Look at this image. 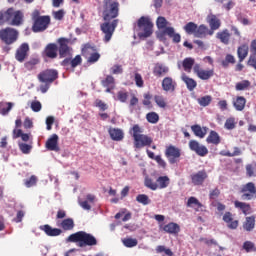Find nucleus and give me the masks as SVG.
Wrapping results in <instances>:
<instances>
[{"label":"nucleus","mask_w":256,"mask_h":256,"mask_svg":"<svg viewBox=\"0 0 256 256\" xmlns=\"http://www.w3.org/2000/svg\"><path fill=\"white\" fill-rule=\"evenodd\" d=\"M130 135L133 137L134 148L143 149V147H151L153 145V138L143 134V128L139 124H135L130 129Z\"/></svg>","instance_id":"obj_1"},{"label":"nucleus","mask_w":256,"mask_h":256,"mask_svg":"<svg viewBox=\"0 0 256 256\" xmlns=\"http://www.w3.org/2000/svg\"><path fill=\"white\" fill-rule=\"evenodd\" d=\"M23 12L21 10H15V8H8L4 12H0V25H5V23H9L14 27H19L23 25L24 19Z\"/></svg>","instance_id":"obj_2"},{"label":"nucleus","mask_w":256,"mask_h":256,"mask_svg":"<svg viewBox=\"0 0 256 256\" xmlns=\"http://www.w3.org/2000/svg\"><path fill=\"white\" fill-rule=\"evenodd\" d=\"M67 241L70 243H78V247H95L98 244L97 238L91 233L78 231L71 234Z\"/></svg>","instance_id":"obj_3"},{"label":"nucleus","mask_w":256,"mask_h":256,"mask_svg":"<svg viewBox=\"0 0 256 256\" xmlns=\"http://www.w3.org/2000/svg\"><path fill=\"white\" fill-rule=\"evenodd\" d=\"M32 21L33 33H43V31H47L49 25H51V16H41V12L39 10H34L32 12Z\"/></svg>","instance_id":"obj_4"},{"label":"nucleus","mask_w":256,"mask_h":256,"mask_svg":"<svg viewBox=\"0 0 256 256\" xmlns=\"http://www.w3.org/2000/svg\"><path fill=\"white\" fill-rule=\"evenodd\" d=\"M59 78V72L55 69H46L42 72H40L37 76V79L40 83H44L45 85H42L40 87L41 93H47L49 91V87L51 86V83H54Z\"/></svg>","instance_id":"obj_5"},{"label":"nucleus","mask_w":256,"mask_h":256,"mask_svg":"<svg viewBox=\"0 0 256 256\" xmlns=\"http://www.w3.org/2000/svg\"><path fill=\"white\" fill-rule=\"evenodd\" d=\"M103 19L113 21L119 17V2L114 0H103Z\"/></svg>","instance_id":"obj_6"},{"label":"nucleus","mask_w":256,"mask_h":256,"mask_svg":"<svg viewBox=\"0 0 256 256\" xmlns=\"http://www.w3.org/2000/svg\"><path fill=\"white\" fill-rule=\"evenodd\" d=\"M167 19L165 17L160 16L157 18L156 25L158 29H163V35H168L170 39H172L173 43H181V35L179 33H175V28L167 27Z\"/></svg>","instance_id":"obj_7"},{"label":"nucleus","mask_w":256,"mask_h":256,"mask_svg":"<svg viewBox=\"0 0 256 256\" xmlns=\"http://www.w3.org/2000/svg\"><path fill=\"white\" fill-rule=\"evenodd\" d=\"M138 37L147 38L153 35V22L147 16H141L137 21Z\"/></svg>","instance_id":"obj_8"},{"label":"nucleus","mask_w":256,"mask_h":256,"mask_svg":"<svg viewBox=\"0 0 256 256\" xmlns=\"http://www.w3.org/2000/svg\"><path fill=\"white\" fill-rule=\"evenodd\" d=\"M185 33L187 35H193L197 39H205V32L207 31V25L201 24L197 25L195 22H188L184 27H183Z\"/></svg>","instance_id":"obj_9"},{"label":"nucleus","mask_w":256,"mask_h":256,"mask_svg":"<svg viewBox=\"0 0 256 256\" xmlns=\"http://www.w3.org/2000/svg\"><path fill=\"white\" fill-rule=\"evenodd\" d=\"M0 39L6 45H13L19 39V31L11 27L3 28L0 30Z\"/></svg>","instance_id":"obj_10"},{"label":"nucleus","mask_w":256,"mask_h":256,"mask_svg":"<svg viewBox=\"0 0 256 256\" xmlns=\"http://www.w3.org/2000/svg\"><path fill=\"white\" fill-rule=\"evenodd\" d=\"M119 23L118 19H114L112 22L106 21L101 24L100 29L104 34L103 41L104 43H109L111 38L113 37V33H115V29H117V25Z\"/></svg>","instance_id":"obj_11"},{"label":"nucleus","mask_w":256,"mask_h":256,"mask_svg":"<svg viewBox=\"0 0 256 256\" xmlns=\"http://www.w3.org/2000/svg\"><path fill=\"white\" fill-rule=\"evenodd\" d=\"M242 201H254L256 199V186L253 182H248L240 187Z\"/></svg>","instance_id":"obj_12"},{"label":"nucleus","mask_w":256,"mask_h":256,"mask_svg":"<svg viewBox=\"0 0 256 256\" xmlns=\"http://www.w3.org/2000/svg\"><path fill=\"white\" fill-rule=\"evenodd\" d=\"M207 23L209 27L206 26L205 37L209 35L210 37L214 35L215 31L221 28V19H219L215 14H211L207 17Z\"/></svg>","instance_id":"obj_13"},{"label":"nucleus","mask_w":256,"mask_h":256,"mask_svg":"<svg viewBox=\"0 0 256 256\" xmlns=\"http://www.w3.org/2000/svg\"><path fill=\"white\" fill-rule=\"evenodd\" d=\"M165 157L168 159L170 165H175V163H179V159H181V149L173 145L167 146Z\"/></svg>","instance_id":"obj_14"},{"label":"nucleus","mask_w":256,"mask_h":256,"mask_svg":"<svg viewBox=\"0 0 256 256\" xmlns=\"http://www.w3.org/2000/svg\"><path fill=\"white\" fill-rule=\"evenodd\" d=\"M188 145L190 151H193L199 157H206V155H209V149H207V146L201 145L197 140H190Z\"/></svg>","instance_id":"obj_15"},{"label":"nucleus","mask_w":256,"mask_h":256,"mask_svg":"<svg viewBox=\"0 0 256 256\" xmlns=\"http://www.w3.org/2000/svg\"><path fill=\"white\" fill-rule=\"evenodd\" d=\"M194 73L197 75L198 79H201L202 81H209L213 75H215V71L213 69L211 70H205L201 68V65L195 64L194 66Z\"/></svg>","instance_id":"obj_16"},{"label":"nucleus","mask_w":256,"mask_h":256,"mask_svg":"<svg viewBox=\"0 0 256 256\" xmlns=\"http://www.w3.org/2000/svg\"><path fill=\"white\" fill-rule=\"evenodd\" d=\"M58 51H59V47H57V44L50 43L45 47L42 55L47 59H57Z\"/></svg>","instance_id":"obj_17"},{"label":"nucleus","mask_w":256,"mask_h":256,"mask_svg":"<svg viewBox=\"0 0 256 256\" xmlns=\"http://www.w3.org/2000/svg\"><path fill=\"white\" fill-rule=\"evenodd\" d=\"M29 53V44L22 43L20 47L16 50L15 59L19 61V63H23L25 59H27V54Z\"/></svg>","instance_id":"obj_18"},{"label":"nucleus","mask_w":256,"mask_h":256,"mask_svg":"<svg viewBox=\"0 0 256 256\" xmlns=\"http://www.w3.org/2000/svg\"><path fill=\"white\" fill-rule=\"evenodd\" d=\"M59 43V55L60 58L63 59L65 57H69L70 55V50H69V40L65 39V38H60L58 40Z\"/></svg>","instance_id":"obj_19"},{"label":"nucleus","mask_w":256,"mask_h":256,"mask_svg":"<svg viewBox=\"0 0 256 256\" xmlns=\"http://www.w3.org/2000/svg\"><path fill=\"white\" fill-rule=\"evenodd\" d=\"M207 177H209V175H207V171L200 170L197 173L191 175V181L193 185L200 186L203 185V183H205Z\"/></svg>","instance_id":"obj_20"},{"label":"nucleus","mask_w":256,"mask_h":256,"mask_svg":"<svg viewBox=\"0 0 256 256\" xmlns=\"http://www.w3.org/2000/svg\"><path fill=\"white\" fill-rule=\"evenodd\" d=\"M39 229H40V231H44V233L48 237H59V235H61V233H63V230H61L59 228H53L49 224L41 225L39 227Z\"/></svg>","instance_id":"obj_21"},{"label":"nucleus","mask_w":256,"mask_h":256,"mask_svg":"<svg viewBox=\"0 0 256 256\" xmlns=\"http://www.w3.org/2000/svg\"><path fill=\"white\" fill-rule=\"evenodd\" d=\"M46 149L48 151H60L59 149V136L57 134H52L50 138L46 141Z\"/></svg>","instance_id":"obj_22"},{"label":"nucleus","mask_w":256,"mask_h":256,"mask_svg":"<svg viewBox=\"0 0 256 256\" xmlns=\"http://www.w3.org/2000/svg\"><path fill=\"white\" fill-rule=\"evenodd\" d=\"M177 87V82L173 80L171 77H165L162 80V89L166 92H172L175 91V88Z\"/></svg>","instance_id":"obj_23"},{"label":"nucleus","mask_w":256,"mask_h":256,"mask_svg":"<svg viewBox=\"0 0 256 256\" xmlns=\"http://www.w3.org/2000/svg\"><path fill=\"white\" fill-rule=\"evenodd\" d=\"M169 73V67L165 66L163 63H156L153 68V75L155 77H165Z\"/></svg>","instance_id":"obj_24"},{"label":"nucleus","mask_w":256,"mask_h":256,"mask_svg":"<svg viewBox=\"0 0 256 256\" xmlns=\"http://www.w3.org/2000/svg\"><path fill=\"white\" fill-rule=\"evenodd\" d=\"M223 222L228 224V229H237L239 227V220H233L231 212H226L223 215Z\"/></svg>","instance_id":"obj_25"},{"label":"nucleus","mask_w":256,"mask_h":256,"mask_svg":"<svg viewBox=\"0 0 256 256\" xmlns=\"http://www.w3.org/2000/svg\"><path fill=\"white\" fill-rule=\"evenodd\" d=\"M216 39H219L223 45H229L231 41V32H229V29H223L222 31L217 32Z\"/></svg>","instance_id":"obj_26"},{"label":"nucleus","mask_w":256,"mask_h":256,"mask_svg":"<svg viewBox=\"0 0 256 256\" xmlns=\"http://www.w3.org/2000/svg\"><path fill=\"white\" fill-rule=\"evenodd\" d=\"M234 207L236 209H240V211H242L243 215H251V213H252L251 204H249V203L236 200V201H234Z\"/></svg>","instance_id":"obj_27"},{"label":"nucleus","mask_w":256,"mask_h":256,"mask_svg":"<svg viewBox=\"0 0 256 256\" xmlns=\"http://www.w3.org/2000/svg\"><path fill=\"white\" fill-rule=\"evenodd\" d=\"M102 87L106 88V93H111L115 89V78L111 75H107L105 79L101 81Z\"/></svg>","instance_id":"obj_28"},{"label":"nucleus","mask_w":256,"mask_h":256,"mask_svg":"<svg viewBox=\"0 0 256 256\" xmlns=\"http://www.w3.org/2000/svg\"><path fill=\"white\" fill-rule=\"evenodd\" d=\"M57 226L61 227L63 231H73L75 229V220L73 218H65L60 224L57 222Z\"/></svg>","instance_id":"obj_29"},{"label":"nucleus","mask_w":256,"mask_h":256,"mask_svg":"<svg viewBox=\"0 0 256 256\" xmlns=\"http://www.w3.org/2000/svg\"><path fill=\"white\" fill-rule=\"evenodd\" d=\"M163 231H165V233H169L170 235H179L181 226H179L177 223L170 222L164 225Z\"/></svg>","instance_id":"obj_30"},{"label":"nucleus","mask_w":256,"mask_h":256,"mask_svg":"<svg viewBox=\"0 0 256 256\" xmlns=\"http://www.w3.org/2000/svg\"><path fill=\"white\" fill-rule=\"evenodd\" d=\"M108 133L112 141H123L125 134L119 128H109Z\"/></svg>","instance_id":"obj_31"},{"label":"nucleus","mask_w":256,"mask_h":256,"mask_svg":"<svg viewBox=\"0 0 256 256\" xmlns=\"http://www.w3.org/2000/svg\"><path fill=\"white\" fill-rule=\"evenodd\" d=\"M237 55L239 59V63H243L245 59H247V55H249V45L242 44L237 49Z\"/></svg>","instance_id":"obj_32"},{"label":"nucleus","mask_w":256,"mask_h":256,"mask_svg":"<svg viewBox=\"0 0 256 256\" xmlns=\"http://www.w3.org/2000/svg\"><path fill=\"white\" fill-rule=\"evenodd\" d=\"M186 207H190L194 209L196 212H199L201 209H203V205L199 202V199H197L194 196H191L190 198H188Z\"/></svg>","instance_id":"obj_33"},{"label":"nucleus","mask_w":256,"mask_h":256,"mask_svg":"<svg viewBox=\"0 0 256 256\" xmlns=\"http://www.w3.org/2000/svg\"><path fill=\"white\" fill-rule=\"evenodd\" d=\"M95 195L93 194H88L86 196V200L80 202V207H82V209H84L85 211H91V205H93V203H95Z\"/></svg>","instance_id":"obj_34"},{"label":"nucleus","mask_w":256,"mask_h":256,"mask_svg":"<svg viewBox=\"0 0 256 256\" xmlns=\"http://www.w3.org/2000/svg\"><path fill=\"white\" fill-rule=\"evenodd\" d=\"M206 143L219 145V143H221V136H219V133H217L215 130H211L206 138Z\"/></svg>","instance_id":"obj_35"},{"label":"nucleus","mask_w":256,"mask_h":256,"mask_svg":"<svg viewBox=\"0 0 256 256\" xmlns=\"http://www.w3.org/2000/svg\"><path fill=\"white\" fill-rule=\"evenodd\" d=\"M191 130L193 131L196 137L203 139L205 135H207V127H201L199 124H195L191 126Z\"/></svg>","instance_id":"obj_36"},{"label":"nucleus","mask_w":256,"mask_h":256,"mask_svg":"<svg viewBox=\"0 0 256 256\" xmlns=\"http://www.w3.org/2000/svg\"><path fill=\"white\" fill-rule=\"evenodd\" d=\"M182 81L185 83L188 91H195V89L197 88V81L185 74L182 75Z\"/></svg>","instance_id":"obj_37"},{"label":"nucleus","mask_w":256,"mask_h":256,"mask_svg":"<svg viewBox=\"0 0 256 256\" xmlns=\"http://www.w3.org/2000/svg\"><path fill=\"white\" fill-rule=\"evenodd\" d=\"M144 185L147 187V189H151V191H157V189H159V186L157 185V178L153 179L146 176L144 179Z\"/></svg>","instance_id":"obj_38"},{"label":"nucleus","mask_w":256,"mask_h":256,"mask_svg":"<svg viewBox=\"0 0 256 256\" xmlns=\"http://www.w3.org/2000/svg\"><path fill=\"white\" fill-rule=\"evenodd\" d=\"M19 137H21V140L24 141V143H27L29 139H31V134L23 133V130L21 129H14L13 139H19Z\"/></svg>","instance_id":"obj_39"},{"label":"nucleus","mask_w":256,"mask_h":256,"mask_svg":"<svg viewBox=\"0 0 256 256\" xmlns=\"http://www.w3.org/2000/svg\"><path fill=\"white\" fill-rule=\"evenodd\" d=\"M156 183L158 189H167V187H169V183H171V180L168 178V176H159L156 178Z\"/></svg>","instance_id":"obj_40"},{"label":"nucleus","mask_w":256,"mask_h":256,"mask_svg":"<svg viewBox=\"0 0 256 256\" xmlns=\"http://www.w3.org/2000/svg\"><path fill=\"white\" fill-rule=\"evenodd\" d=\"M243 229L245 231H253L255 229V216L246 217V220L243 223Z\"/></svg>","instance_id":"obj_41"},{"label":"nucleus","mask_w":256,"mask_h":256,"mask_svg":"<svg viewBox=\"0 0 256 256\" xmlns=\"http://www.w3.org/2000/svg\"><path fill=\"white\" fill-rule=\"evenodd\" d=\"M246 103H247V99H245V97L238 96L234 101V107L236 111H243V109H245Z\"/></svg>","instance_id":"obj_42"},{"label":"nucleus","mask_w":256,"mask_h":256,"mask_svg":"<svg viewBox=\"0 0 256 256\" xmlns=\"http://www.w3.org/2000/svg\"><path fill=\"white\" fill-rule=\"evenodd\" d=\"M193 65H195V59L188 57L185 58L182 62V66L184 71H186V73H191V69H193Z\"/></svg>","instance_id":"obj_43"},{"label":"nucleus","mask_w":256,"mask_h":256,"mask_svg":"<svg viewBox=\"0 0 256 256\" xmlns=\"http://www.w3.org/2000/svg\"><path fill=\"white\" fill-rule=\"evenodd\" d=\"M97 51L95 47L91 46L90 44H84L82 47V57H85L87 59L90 55L94 54Z\"/></svg>","instance_id":"obj_44"},{"label":"nucleus","mask_w":256,"mask_h":256,"mask_svg":"<svg viewBox=\"0 0 256 256\" xmlns=\"http://www.w3.org/2000/svg\"><path fill=\"white\" fill-rule=\"evenodd\" d=\"M39 63V58H31L29 61L25 62L24 67L27 69V71H33V69H36Z\"/></svg>","instance_id":"obj_45"},{"label":"nucleus","mask_w":256,"mask_h":256,"mask_svg":"<svg viewBox=\"0 0 256 256\" xmlns=\"http://www.w3.org/2000/svg\"><path fill=\"white\" fill-rule=\"evenodd\" d=\"M13 109V103L11 102H1L0 103V113L1 115H8L9 111Z\"/></svg>","instance_id":"obj_46"},{"label":"nucleus","mask_w":256,"mask_h":256,"mask_svg":"<svg viewBox=\"0 0 256 256\" xmlns=\"http://www.w3.org/2000/svg\"><path fill=\"white\" fill-rule=\"evenodd\" d=\"M249 87H251V82L249 80H242L235 85L236 91H247Z\"/></svg>","instance_id":"obj_47"},{"label":"nucleus","mask_w":256,"mask_h":256,"mask_svg":"<svg viewBox=\"0 0 256 256\" xmlns=\"http://www.w3.org/2000/svg\"><path fill=\"white\" fill-rule=\"evenodd\" d=\"M220 155H222V157H238L241 155V149L239 147H234V151L232 153L230 151L222 150Z\"/></svg>","instance_id":"obj_48"},{"label":"nucleus","mask_w":256,"mask_h":256,"mask_svg":"<svg viewBox=\"0 0 256 256\" xmlns=\"http://www.w3.org/2000/svg\"><path fill=\"white\" fill-rule=\"evenodd\" d=\"M146 121H148V123H151L152 125L159 123V114H157V112L147 113Z\"/></svg>","instance_id":"obj_49"},{"label":"nucleus","mask_w":256,"mask_h":256,"mask_svg":"<svg viewBox=\"0 0 256 256\" xmlns=\"http://www.w3.org/2000/svg\"><path fill=\"white\" fill-rule=\"evenodd\" d=\"M229 64L235 65V56H233L232 54H227L225 56V59L221 61V65L222 67H224V69H227V67H229Z\"/></svg>","instance_id":"obj_50"},{"label":"nucleus","mask_w":256,"mask_h":256,"mask_svg":"<svg viewBox=\"0 0 256 256\" xmlns=\"http://www.w3.org/2000/svg\"><path fill=\"white\" fill-rule=\"evenodd\" d=\"M197 101L201 107H209V105H211V102L213 101V97H211L210 95H206L198 98Z\"/></svg>","instance_id":"obj_51"},{"label":"nucleus","mask_w":256,"mask_h":256,"mask_svg":"<svg viewBox=\"0 0 256 256\" xmlns=\"http://www.w3.org/2000/svg\"><path fill=\"white\" fill-rule=\"evenodd\" d=\"M242 249H244L246 253H256L255 243L251 241H245L243 243Z\"/></svg>","instance_id":"obj_52"},{"label":"nucleus","mask_w":256,"mask_h":256,"mask_svg":"<svg viewBox=\"0 0 256 256\" xmlns=\"http://www.w3.org/2000/svg\"><path fill=\"white\" fill-rule=\"evenodd\" d=\"M154 101L156 105L160 107V109H165V107H167V102L165 101V98L161 95H155Z\"/></svg>","instance_id":"obj_53"},{"label":"nucleus","mask_w":256,"mask_h":256,"mask_svg":"<svg viewBox=\"0 0 256 256\" xmlns=\"http://www.w3.org/2000/svg\"><path fill=\"white\" fill-rule=\"evenodd\" d=\"M136 201L138 203H141V205H149L151 203V199H149V196H147V194H139L136 197Z\"/></svg>","instance_id":"obj_54"},{"label":"nucleus","mask_w":256,"mask_h":256,"mask_svg":"<svg viewBox=\"0 0 256 256\" xmlns=\"http://www.w3.org/2000/svg\"><path fill=\"white\" fill-rule=\"evenodd\" d=\"M224 127L228 131H232V129H235V127H237V122L235 121V118L233 117L228 118L224 124Z\"/></svg>","instance_id":"obj_55"},{"label":"nucleus","mask_w":256,"mask_h":256,"mask_svg":"<svg viewBox=\"0 0 256 256\" xmlns=\"http://www.w3.org/2000/svg\"><path fill=\"white\" fill-rule=\"evenodd\" d=\"M122 243L125 247L131 248V247H137L138 241L135 238H125L122 240Z\"/></svg>","instance_id":"obj_56"},{"label":"nucleus","mask_w":256,"mask_h":256,"mask_svg":"<svg viewBox=\"0 0 256 256\" xmlns=\"http://www.w3.org/2000/svg\"><path fill=\"white\" fill-rule=\"evenodd\" d=\"M246 176L247 177H256V164H247L246 165Z\"/></svg>","instance_id":"obj_57"},{"label":"nucleus","mask_w":256,"mask_h":256,"mask_svg":"<svg viewBox=\"0 0 256 256\" xmlns=\"http://www.w3.org/2000/svg\"><path fill=\"white\" fill-rule=\"evenodd\" d=\"M87 59V63H90L91 65H93V63H97V61H99V59H101V54H99V52H97V50L90 54Z\"/></svg>","instance_id":"obj_58"},{"label":"nucleus","mask_w":256,"mask_h":256,"mask_svg":"<svg viewBox=\"0 0 256 256\" xmlns=\"http://www.w3.org/2000/svg\"><path fill=\"white\" fill-rule=\"evenodd\" d=\"M18 147L24 155H29V153H31V150L33 149V146L26 143H19Z\"/></svg>","instance_id":"obj_59"},{"label":"nucleus","mask_w":256,"mask_h":256,"mask_svg":"<svg viewBox=\"0 0 256 256\" xmlns=\"http://www.w3.org/2000/svg\"><path fill=\"white\" fill-rule=\"evenodd\" d=\"M24 185L27 188L35 187L37 185V176L32 175L29 179H26Z\"/></svg>","instance_id":"obj_60"},{"label":"nucleus","mask_w":256,"mask_h":256,"mask_svg":"<svg viewBox=\"0 0 256 256\" xmlns=\"http://www.w3.org/2000/svg\"><path fill=\"white\" fill-rule=\"evenodd\" d=\"M128 98H129V93L128 92L118 91L117 101H120V103H127Z\"/></svg>","instance_id":"obj_61"},{"label":"nucleus","mask_w":256,"mask_h":256,"mask_svg":"<svg viewBox=\"0 0 256 256\" xmlns=\"http://www.w3.org/2000/svg\"><path fill=\"white\" fill-rule=\"evenodd\" d=\"M81 63H83V58H81V55H76L71 59V69H75V67H78Z\"/></svg>","instance_id":"obj_62"},{"label":"nucleus","mask_w":256,"mask_h":256,"mask_svg":"<svg viewBox=\"0 0 256 256\" xmlns=\"http://www.w3.org/2000/svg\"><path fill=\"white\" fill-rule=\"evenodd\" d=\"M134 81H135V84L140 88L145 85V82L143 81V76H141V74L139 73H135Z\"/></svg>","instance_id":"obj_63"},{"label":"nucleus","mask_w":256,"mask_h":256,"mask_svg":"<svg viewBox=\"0 0 256 256\" xmlns=\"http://www.w3.org/2000/svg\"><path fill=\"white\" fill-rule=\"evenodd\" d=\"M247 65H248L249 67H253V69H256V54H251V55L249 56Z\"/></svg>","instance_id":"obj_64"}]
</instances>
